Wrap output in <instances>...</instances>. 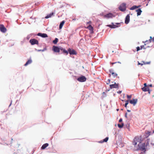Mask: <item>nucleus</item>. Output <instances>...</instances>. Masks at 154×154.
Listing matches in <instances>:
<instances>
[{"mask_svg":"<svg viewBox=\"0 0 154 154\" xmlns=\"http://www.w3.org/2000/svg\"><path fill=\"white\" fill-rule=\"evenodd\" d=\"M134 150L135 151H138L139 150L143 151L144 152H145L146 151L145 148V143H139L137 146H135Z\"/></svg>","mask_w":154,"mask_h":154,"instance_id":"obj_1","label":"nucleus"},{"mask_svg":"<svg viewBox=\"0 0 154 154\" xmlns=\"http://www.w3.org/2000/svg\"><path fill=\"white\" fill-rule=\"evenodd\" d=\"M142 141V140H141V139L140 137H137L134 138L132 144L135 146L137 145V142L141 143Z\"/></svg>","mask_w":154,"mask_h":154,"instance_id":"obj_2","label":"nucleus"},{"mask_svg":"<svg viewBox=\"0 0 154 154\" xmlns=\"http://www.w3.org/2000/svg\"><path fill=\"white\" fill-rule=\"evenodd\" d=\"M119 9L122 12L125 11L126 10V4L125 3H123L119 6Z\"/></svg>","mask_w":154,"mask_h":154,"instance_id":"obj_3","label":"nucleus"},{"mask_svg":"<svg viewBox=\"0 0 154 154\" xmlns=\"http://www.w3.org/2000/svg\"><path fill=\"white\" fill-rule=\"evenodd\" d=\"M77 80L80 82H84L86 80V78L85 76L81 75L77 78Z\"/></svg>","mask_w":154,"mask_h":154,"instance_id":"obj_4","label":"nucleus"},{"mask_svg":"<svg viewBox=\"0 0 154 154\" xmlns=\"http://www.w3.org/2000/svg\"><path fill=\"white\" fill-rule=\"evenodd\" d=\"M29 42L32 45H34L35 44L38 45V41L37 39L35 38H32L30 39Z\"/></svg>","mask_w":154,"mask_h":154,"instance_id":"obj_5","label":"nucleus"},{"mask_svg":"<svg viewBox=\"0 0 154 154\" xmlns=\"http://www.w3.org/2000/svg\"><path fill=\"white\" fill-rule=\"evenodd\" d=\"M119 84H117L116 82L113 84L109 85L110 89H112L113 88H118L119 87Z\"/></svg>","mask_w":154,"mask_h":154,"instance_id":"obj_6","label":"nucleus"},{"mask_svg":"<svg viewBox=\"0 0 154 154\" xmlns=\"http://www.w3.org/2000/svg\"><path fill=\"white\" fill-rule=\"evenodd\" d=\"M68 51L70 55H76L77 54L76 52L74 49H72L70 48H69L68 49Z\"/></svg>","mask_w":154,"mask_h":154,"instance_id":"obj_7","label":"nucleus"},{"mask_svg":"<svg viewBox=\"0 0 154 154\" xmlns=\"http://www.w3.org/2000/svg\"><path fill=\"white\" fill-rule=\"evenodd\" d=\"M52 50L55 52H59L60 51V47L54 45L52 47Z\"/></svg>","mask_w":154,"mask_h":154,"instance_id":"obj_8","label":"nucleus"},{"mask_svg":"<svg viewBox=\"0 0 154 154\" xmlns=\"http://www.w3.org/2000/svg\"><path fill=\"white\" fill-rule=\"evenodd\" d=\"M37 35L43 38H45L48 37V35L47 34L45 33L39 32L37 34Z\"/></svg>","mask_w":154,"mask_h":154,"instance_id":"obj_9","label":"nucleus"},{"mask_svg":"<svg viewBox=\"0 0 154 154\" xmlns=\"http://www.w3.org/2000/svg\"><path fill=\"white\" fill-rule=\"evenodd\" d=\"M6 29L3 24H0V30L3 33H5L6 31Z\"/></svg>","mask_w":154,"mask_h":154,"instance_id":"obj_10","label":"nucleus"},{"mask_svg":"<svg viewBox=\"0 0 154 154\" xmlns=\"http://www.w3.org/2000/svg\"><path fill=\"white\" fill-rule=\"evenodd\" d=\"M129 102L131 104L135 106L137 103V99H133L131 100H129Z\"/></svg>","mask_w":154,"mask_h":154,"instance_id":"obj_11","label":"nucleus"},{"mask_svg":"<svg viewBox=\"0 0 154 154\" xmlns=\"http://www.w3.org/2000/svg\"><path fill=\"white\" fill-rule=\"evenodd\" d=\"M112 24H108L106 25L107 27H109L111 28H115L117 27H118L119 26H117L114 24L113 23H111Z\"/></svg>","mask_w":154,"mask_h":154,"instance_id":"obj_12","label":"nucleus"},{"mask_svg":"<svg viewBox=\"0 0 154 154\" xmlns=\"http://www.w3.org/2000/svg\"><path fill=\"white\" fill-rule=\"evenodd\" d=\"M130 16L129 14H128L125 18V23L127 24H128L130 20Z\"/></svg>","mask_w":154,"mask_h":154,"instance_id":"obj_13","label":"nucleus"},{"mask_svg":"<svg viewBox=\"0 0 154 154\" xmlns=\"http://www.w3.org/2000/svg\"><path fill=\"white\" fill-rule=\"evenodd\" d=\"M105 17L108 18H109L114 17L115 16L112 13H109L106 14L105 15Z\"/></svg>","mask_w":154,"mask_h":154,"instance_id":"obj_14","label":"nucleus"},{"mask_svg":"<svg viewBox=\"0 0 154 154\" xmlns=\"http://www.w3.org/2000/svg\"><path fill=\"white\" fill-rule=\"evenodd\" d=\"M151 131H146L145 133V137L147 138L149 135L152 134Z\"/></svg>","mask_w":154,"mask_h":154,"instance_id":"obj_15","label":"nucleus"},{"mask_svg":"<svg viewBox=\"0 0 154 154\" xmlns=\"http://www.w3.org/2000/svg\"><path fill=\"white\" fill-rule=\"evenodd\" d=\"M54 12H52L51 13H50V14H48L45 17V19H48V18L51 17L53 16L54 15Z\"/></svg>","mask_w":154,"mask_h":154,"instance_id":"obj_16","label":"nucleus"},{"mask_svg":"<svg viewBox=\"0 0 154 154\" xmlns=\"http://www.w3.org/2000/svg\"><path fill=\"white\" fill-rule=\"evenodd\" d=\"M136 11L137 12V16L140 15L142 12V11L140 8H139L136 10Z\"/></svg>","mask_w":154,"mask_h":154,"instance_id":"obj_17","label":"nucleus"},{"mask_svg":"<svg viewBox=\"0 0 154 154\" xmlns=\"http://www.w3.org/2000/svg\"><path fill=\"white\" fill-rule=\"evenodd\" d=\"M65 23V20H63L60 23V24L59 25V29H61L62 28Z\"/></svg>","mask_w":154,"mask_h":154,"instance_id":"obj_18","label":"nucleus"},{"mask_svg":"<svg viewBox=\"0 0 154 154\" xmlns=\"http://www.w3.org/2000/svg\"><path fill=\"white\" fill-rule=\"evenodd\" d=\"M32 62V60L30 58L26 62V63L24 64V66H26L27 65L29 64H31Z\"/></svg>","mask_w":154,"mask_h":154,"instance_id":"obj_19","label":"nucleus"},{"mask_svg":"<svg viewBox=\"0 0 154 154\" xmlns=\"http://www.w3.org/2000/svg\"><path fill=\"white\" fill-rule=\"evenodd\" d=\"M48 146V143H45L42 145L41 147L42 149H44Z\"/></svg>","mask_w":154,"mask_h":154,"instance_id":"obj_20","label":"nucleus"},{"mask_svg":"<svg viewBox=\"0 0 154 154\" xmlns=\"http://www.w3.org/2000/svg\"><path fill=\"white\" fill-rule=\"evenodd\" d=\"M149 89V87H143L141 88L142 90L144 92H146L148 91Z\"/></svg>","mask_w":154,"mask_h":154,"instance_id":"obj_21","label":"nucleus"},{"mask_svg":"<svg viewBox=\"0 0 154 154\" xmlns=\"http://www.w3.org/2000/svg\"><path fill=\"white\" fill-rule=\"evenodd\" d=\"M47 50V48L46 47L44 48L43 49L41 50V49H38L37 50L36 49H35V50L36 51H37L38 52H39L40 51H42V52L44 51H45L46 50Z\"/></svg>","mask_w":154,"mask_h":154,"instance_id":"obj_22","label":"nucleus"},{"mask_svg":"<svg viewBox=\"0 0 154 154\" xmlns=\"http://www.w3.org/2000/svg\"><path fill=\"white\" fill-rule=\"evenodd\" d=\"M87 28L89 30L92 31H93L94 29L93 27L91 24L89 25L88 26Z\"/></svg>","mask_w":154,"mask_h":154,"instance_id":"obj_23","label":"nucleus"},{"mask_svg":"<svg viewBox=\"0 0 154 154\" xmlns=\"http://www.w3.org/2000/svg\"><path fill=\"white\" fill-rule=\"evenodd\" d=\"M124 124L123 123H122L121 124H118V126L119 128H121L123 127Z\"/></svg>","mask_w":154,"mask_h":154,"instance_id":"obj_24","label":"nucleus"},{"mask_svg":"<svg viewBox=\"0 0 154 154\" xmlns=\"http://www.w3.org/2000/svg\"><path fill=\"white\" fill-rule=\"evenodd\" d=\"M58 39L57 38H55L54 40L53 41V43L54 44H56L58 41Z\"/></svg>","mask_w":154,"mask_h":154,"instance_id":"obj_25","label":"nucleus"},{"mask_svg":"<svg viewBox=\"0 0 154 154\" xmlns=\"http://www.w3.org/2000/svg\"><path fill=\"white\" fill-rule=\"evenodd\" d=\"M137 8V5H134L130 8V10H134L136 9Z\"/></svg>","mask_w":154,"mask_h":154,"instance_id":"obj_26","label":"nucleus"},{"mask_svg":"<svg viewBox=\"0 0 154 154\" xmlns=\"http://www.w3.org/2000/svg\"><path fill=\"white\" fill-rule=\"evenodd\" d=\"M125 101L126 102V103H125V104L124 106L125 108H127V105L128 104V103L129 102V100H125Z\"/></svg>","mask_w":154,"mask_h":154,"instance_id":"obj_27","label":"nucleus"},{"mask_svg":"<svg viewBox=\"0 0 154 154\" xmlns=\"http://www.w3.org/2000/svg\"><path fill=\"white\" fill-rule=\"evenodd\" d=\"M149 141H150L149 139H147V140H146V142L145 143V146H147L149 145Z\"/></svg>","mask_w":154,"mask_h":154,"instance_id":"obj_28","label":"nucleus"},{"mask_svg":"<svg viewBox=\"0 0 154 154\" xmlns=\"http://www.w3.org/2000/svg\"><path fill=\"white\" fill-rule=\"evenodd\" d=\"M109 139V137H106L103 140V142H106Z\"/></svg>","mask_w":154,"mask_h":154,"instance_id":"obj_29","label":"nucleus"},{"mask_svg":"<svg viewBox=\"0 0 154 154\" xmlns=\"http://www.w3.org/2000/svg\"><path fill=\"white\" fill-rule=\"evenodd\" d=\"M112 76L113 77L115 78L116 77L117 75V74L116 73H115L114 72H112Z\"/></svg>","mask_w":154,"mask_h":154,"instance_id":"obj_30","label":"nucleus"},{"mask_svg":"<svg viewBox=\"0 0 154 154\" xmlns=\"http://www.w3.org/2000/svg\"><path fill=\"white\" fill-rule=\"evenodd\" d=\"M63 53L64 54H66V55H67L69 53L68 51L66 50L65 49L63 50Z\"/></svg>","mask_w":154,"mask_h":154,"instance_id":"obj_31","label":"nucleus"},{"mask_svg":"<svg viewBox=\"0 0 154 154\" xmlns=\"http://www.w3.org/2000/svg\"><path fill=\"white\" fill-rule=\"evenodd\" d=\"M142 62L144 64H149L151 62H145L143 61H142Z\"/></svg>","mask_w":154,"mask_h":154,"instance_id":"obj_32","label":"nucleus"},{"mask_svg":"<svg viewBox=\"0 0 154 154\" xmlns=\"http://www.w3.org/2000/svg\"><path fill=\"white\" fill-rule=\"evenodd\" d=\"M32 35L31 34H30L29 35H28L27 36V37H26V39L27 40H29L30 38L31 37V36Z\"/></svg>","mask_w":154,"mask_h":154,"instance_id":"obj_33","label":"nucleus"},{"mask_svg":"<svg viewBox=\"0 0 154 154\" xmlns=\"http://www.w3.org/2000/svg\"><path fill=\"white\" fill-rule=\"evenodd\" d=\"M60 51L61 50V51H62L63 52V50L65 49V48H63L62 47H60Z\"/></svg>","mask_w":154,"mask_h":154,"instance_id":"obj_34","label":"nucleus"},{"mask_svg":"<svg viewBox=\"0 0 154 154\" xmlns=\"http://www.w3.org/2000/svg\"><path fill=\"white\" fill-rule=\"evenodd\" d=\"M140 47L141 49H142L143 48L144 49H145L146 48L144 47V46L143 45L140 46Z\"/></svg>","mask_w":154,"mask_h":154,"instance_id":"obj_35","label":"nucleus"},{"mask_svg":"<svg viewBox=\"0 0 154 154\" xmlns=\"http://www.w3.org/2000/svg\"><path fill=\"white\" fill-rule=\"evenodd\" d=\"M113 70L112 69H111L109 70V72L110 73H111L112 74V72H113Z\"/></svg>","mask_w":154,"mask_h":154,"instance_id":"obj_36","label":"nucleus"},{"mask_svg":"<svg viewBox=\"0 0 154 154\" xmlns=\"http://www.w3.org/2000/svg\"><path fill=\"white\" fill-rule=\"evenodd\" d=\"M136 49H137V51H139L141 49L140 48V47L139 46H138L137 47V48H136Z\"/></svg>","mask_w":154,"mask_h":154,"instance_id":"obj_37","label":"nucleus"},{"mask_svg":"<svg viewBox=\"0 0 154 154\" xmlns=\"http://www.w3.org/2000/svg\"><path fill=\"white\" fill-rule=\"evenodd\" d=\"M127 97L128 99H130L131 97V95H127Z\"/></svg>","mask_w":154,"mask_h":154,"instance_id":"obj_38","label":"nucleus"},{"mask_svg":"<svg viewBox=\"0 0 154 154\" xmlns=\"http://www.w3.org/2000/svg\"><path fill=\"white\" fill-rule=\"evenodd\" d=\"M110 79H109L108 80V82H106V84L108 85L110 83Z\"/></svg>","mask_w":154,"mask_h":154,"instance_id":"obj_39","label":"nucleus"},{"mask_svg":"<svg viewBox=\"0 0 154 154\" xmlns=\"http://www.w3.org/2000/svg\"><path fill=\"white\" fill-rule=\"evenodd\" d=\"M129 127V124H128L126 125V127L127 128H128Z\"/></svg>","mask_w":154,"mask_h":154,"instance_id":"obj_40","label":"nucleus"},{"mask_svg":"<svg viewBox=\"0 0 154 154\" xmlns=\"http://www.w3.org/2000/svg\"><path fill=\"white\" fill-rule=\"evenodd\" d=\"M138 65H141V66H142L143 65V64H144L140 63L138 61Z\"/></svg>","mask_w":154,"mask_h":154,"instance_id":"obj_41","label":"nucleus"},{"mask_svg":"<svg viewBox=\"0 0 154 154\" xmlns=\"http://www.w3.org/2000/svg\"><path fill=\"white\" fill-rule=\"evenodd\" d=\"M143 85L144 86L143 87H149L147 86V84L146 83H144Z\"/></svg>","mask_w":154,"mask_h":154,"instance_id":"obj_42","label":"nucleus"},{"mask_svg":"<svg viewBox=\"0 0 154 154\" xmlns=\"http://www.w3.org/2000/svg\"><path fill=\"white\" fill-rule=\"evenodd\" d=\"M122 118H121L119 120V122H122Z\"/></svg>","mask_w":154,"mask_h":154,"instance_id":"obj_43","label":"nucleus"},{"mask_svg":"<svg viewBox=\"0 0 154 154\" xmlns=\"http://www.w3.org/2000/svg\"><path fill=\"white\" fill-rule=\"evenodd\" d=\"M127 112H126L125 114V117L126 118H128V117L127 116Z\"/></svg>","mask_w":154,"mask_h":154,"instance_id":"obj_44","label":"nucleus"},{"mask_svg":"<svg viewBox=\"0 0 154 154\" xmlns=\"http://www.w3.org/2000/svg\"><path fill=\"white\" fill-rule=\"evenodd\" d=\"M91 21H89L87 22V24H91Z\"/></svg>","mask_w":154,"mask_h":154,"instance_id":"obj_45","label":"nucleus"},{"mask_svg":"<svg viewBox=\"0 0 154 154\" xmlns=\"http://www.w3.org/2000/svg\"><path fill=\"white\" fill-rule=\"evenodd\" d=\"M152 40L150 39H149L148 40V42L149 43H150V42H152Z\"/></svg>","mask_w":154,"mask_h":154,"instance_id":"obj_46","label":"nucleus"},{"mask_svg":"<svg viewBox=\"0 0 154 154\" xmlns=\"http://www.w3.org/2000/svg\"><path fill=\"white\" fill-rule=\"evenodd\" d=\"M151 91L149 89H148V91H148V93L150 94V93Z\"/></svg>","mask_w":154,"mask_h":154,"instance_id":"obj_47","label":"nucleus"},{"mask_svg":"<svg viewBox=\"0 0 154 154\" xmlns=\"http://www.w3.org/2000/svg\"><path fill=\"white\" fill-rule=\"evenodd\" d=\"M99 142L100 143H102L104 142H103V140H101L99 141Z\"/></svg>","mask_w":154,"mask_h":154,"instance_id":"obj_48","label":"nucleus"},{"mask_svg":"<svg viewBox=\"0 0 154 154\" xmlns=\"http://www.w3.org/2000/svg\"><path fill=\"white\" fill-rule=\"evenodd\" d=\"M117 93L119 94H121L122 93V91H118L117 92Z\"/></svg>","mask_w":154,"mask_h":154,"instance_id":"obj_49","label":"nucleus"},{"mask_svg":"<svg viewBox=\"0 0 154 154\" xmlns=\"http://www.w3.org/2000/svg\"><path fill=\"white\" fill-rule=\"evenodd\" d=\"M141 6V5H139L138 6H137V8H139V7H140Z\"/></svg>","mask_w":154,"mask_h":154,"instance_id":"obj_50","label":"nucleus"},{"mask_svg":"<svg viewBox=\"0 0 154 154\" xmlns=\"http://www.w3.org/2000/svg\"><path fill=\"white\" fill-rule=\"evenodd\" d=\"M148 42V40H147L145 42H144V43H146L147 42Z\"/></svg>","mask_w":154,"mask_h":154,"instance_id":"obj_51","label":"nucleus"},{"mask_svg":"<svg viewBox=\"0 0 154 154\" xmlns=\"http://www.w3.org/2000/svg\"><path fill=\"white\" fill-rule=\"evenodd\" d=\"M117 63V62H115L112 63H111V64H112V65H113V64H115V63Z\"/></svg>","mask_w":154,"mask_h":154,"instance_id":"obj_52","label":"nucleus"},{"mask_svg":"<svg viewBox=\"0 0 154 154\" xmlns=\"http://www.w3.org/2000/svg\"><path fill=\"white\" fill-rule=\"evenodd\" d=\"M12 103V101L11 100V103L10 104V105H9V107H10L11 106V105Z\"/></svg>","mask_w":154,"mask_h":154,"instance_id":"obj_53","label":"nucleus"},{"mask_svg":"<svg viewBox=\"0 0 154 154\" xmlns=\"http://www.w3.org/2000/svg\"><path fill=\"white\" fill-rule=\"evenodd\" d=\"M127 111L128 112H131V110H129V109H127Z\"/></svg>","mask_w":154,"mask_h":154,"instance_id":"obj_54","label":"nucleus"},{"mask_svg":"<svg viewBox=\"0 0 154 154\" xmlns=\"http://www.w3.org/2000/svg\"><path fill=\"white\" fill-rule=\"evenodd\" d=\"M149 86L150 87H152V84H150L149 85Z\"/></svg>","mask_w":154,"mask_h":154,"instance_id":"obj_55","label":"nucleus"},{"mask_svg":"<svg viewBox=\"0 0 154 154\" xmlns=\"http://www.w3.org/2000/svg\"><path fill=\"white\" fill-rule=\"evenodd\" d=\"M116 24H117V25H120V23H116Z\"/></svg>","mask_w":154,"mask_h":154,"instance_id":"obj_56","label":"nucleus"},{"mask_svg":"<svg viewBox=\"0 0 154 154\" xmlns=\"http://www.w3.org/2000/svg\"><path fill=\"white\" fill-rule=\"evenodd\" d=\"M152 36H150V39H150L151 40H152Z\"/></svg>","mask_w":154,"mask_h":154,"instance_id":"obj_57","label":"nucleus"},{"mask_svg":"<svg viewBox=\"0 0 154 154\" xmlns=\"http://www.w3.org/2000/svg\"><path fill=\"white\" fill-rule=\"evenodd\" d=\"M152 41L153 42H154V37L152 38Z\"/></svg>","mask_w":154,"mask_h":154,"instance_id":"obj_58","label":"nucleus"},{"mask_svg":"<svg viewBox=\"0 0 154 154\" xmlns=\"http://www.w3.org/2000/svg\"><path fill=\"white\" fill-rule=\"evenodd\" d=\"M117 63H120V64L121 63L119 61H118V62H117Z\"/></svg>","mask_w":154,"mask_h":154,"instance_id":"obj_59","label":"nucleus"},{"mask_svg":"<svg viewBox=\"0 0 154 154\" xmlns=\"http://www.w3.org/2000/svg\"><path fill=\"white\" fill-rule=\"evenodd\" d=\"M119 109H116V110H117V111H119Z\"/></svg>","mask_w":154,"mask_h":154,"instance_id":"obj_60","label":"nucleus"},{"mask_svg":"<svg viewBox=\"0 0 154 154\" xmlns=\"http://www.w3.org/2000/svg\"><path fill=\"white\" fill-rule=\"evenodd\" d=\"M39 3H37V4L36 3V4H35V5H37L38 4H39Z\"/></svg>","mask_w":154,"mask_h":154,"instance_id":"obj_61","label":"nucleus"},{"mask_svg":"<svg viewBox=\"0 0 154 154\" xmlns=\"http://www.w3.org/2000/svg\"><path fill=\"white\" fill-rule=\"evenodd\" d=\"M39 3H37V4L36 3V4H35V5H37L38 4H39Z\"/></svg>","mask_w":154,"mask_h":154,"instance_id":"obj_62","label":"nucleus"},{"mask_svg":"<svg viewBox=\"0 0 154 154\" xmlns=\"http://www.w3.org/2000/svg\"><path fill=\"white\" fill-rule=\"evenodd\" d=\"M103 94H105V92H103Z\"/></svg>","mask_w":154,"mask_h":154,"instance_id":"obj_63","label":"nucleus"},{"mask_svg":"<svg viewBox=\"0 0 154 154\" xmlns=\"http://www.w3.org/2000/svg\"><path fill=\"white\" fill-rule=\"evenodd\" d=\"M151 144L153 145H154V143H151Z\"/></svg>","mask_w":154,"mask_h":154,"instance_id":"obj_64","label":"nucleus"}]
</instances>
